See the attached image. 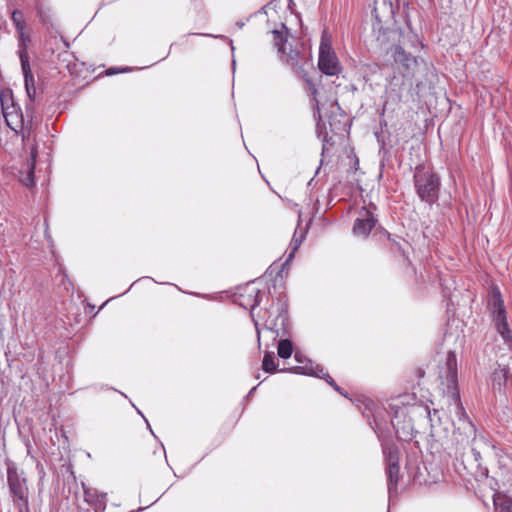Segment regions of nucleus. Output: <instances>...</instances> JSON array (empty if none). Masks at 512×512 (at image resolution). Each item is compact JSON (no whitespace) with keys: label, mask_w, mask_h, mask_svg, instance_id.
<instances>
[{"label":"nucleus","mask_w":512,"mask_h":512,"mask_svg":"<svg viewBox=\"0 0 512 512\" xmlns=\"http://www.w3.org/2000/svg\"><path fill=\"white\" fill-rule=\"evenodd\" d=\"M115 72H116V70L111 69V70L109 71V74H113V73H115Z\"/></svg>","instance_id":"37"},{"label":"nucleus","mask_w":512,"mask_h":512,"mask_svg":"<svg viewBox=\"0 0 512 512\" xmlns=\"http://www.w3.org/2000/svg\"><path fill=\"white\" fill-rule=\"evenodd\" d=\"M473 451H474V454H475L476 459H477V458L480 456V453H479V452H476L474 449H473Z\"/></svg>","instance_id":"30"},{"label":"nucleus","mask_w":512,"mask_h":512,"mask_svg":"<svg viewBox=\"0 0 512 512\" xmlns=\"http://www.w3.org/2000/svg\"><path fill=\"white\" fill-rule=\"evenodd\" d=\"M29 102L26 103L25 115L23 114L19 105L14 102L11 93L3 92L0 95L1 109L3 118L7 126L21 135L22 142L25 146H30L33 143V138L36 140L33 133V117H34V101L28 96Z\"/></svg>","instance_id":"1"},{"label":"nucleus","mask_w":512,"mask_h":512,"mask_svg":"<svg viewBox=\"0 0 512 512\" xmlns=\"http://www.w3.org/2000/svg\"><path fill=\"white\" fill-rule=\"evenodd\" d=\"M255 390H256V387H253V388L250 390L249 394L254 393V391H255Z\"/></svg>","instance_id":"33"},{"label":"nucleus","mask_w":512,"mask_h":512,"mask_svg":"<svg viewBox=\"0 0 512 512\" xmlns=\"http://www.w3.org/2000/svg\"><path fill=\"white\" fill-rule=\"evenodd\" d=\"M137 412H138V414H140V415L144 418V420L146 419V418L143 416V414H142V412H141L140 410H137Z\"/></svg>","instance_id":"35"},{"label":"nucleus","mask_w":512,"mask_h":512,"mask_svg":"<svg viewBox=\"0 0 512 512\" xmlns=\"http://www.w3.org/2000/svg\"><path fill=\"white\" fill-rule=\"evenodd\" d=\"M275 357L273 352H265L263 361H262V369L267 373H275L278 371L277 365L275 363Z\"/></svg>","instance_id":"20"},{"label":"nucleus","mask_w":512,"mask_h":512,"mask_svg":"<svg viewBox=\"0 0 512 512\" xmlns=\"http://www.w3.org/2000/svg\"><path fill=\"white\" fill-rule=\"evenodd\" d=\"M267 326H268L270 329H274V327L276 326V323L267 324Z\"/></svg>","instance_id":"28"},{"label":"nucleus","mask_w":512,"mask_h":512,"mask_svg":"<svg viewBox=\"0 0 512 512\" xmlns=\"http://www.w3.org/2000/svg\"><path fill=\"white\" fill-rule=\"evenodd\" d=\"M414 187L421 201L433 204L439 198L441 181L439 175L430 168L418 165L414 173Z\"/></svg>","instance_id":"2"},{"label":"nucleus","mask_w":512,"mask_h":512,"mask_svg":"<svg viewBox=\"0 0 512 512\" xmlns=\"http://www.w3.org/2000/svg\"><path fill=\"white\" fill-rule=\"evenodd\" d=\"M145 421H146V423H147L148 427H149V428H151V427H150V425H149V423H148V421H147V419H145ZM150 432H153V429H150Z\"/></svg>","instance_id":"36"},{"label":"nucleus","mask_w":512,"mask_h":512,"mask_svg":"<svg viewBox=\"0 0 512 512\" xmlns=\"http://www.w3.org/2000/svg\"><path fill=\"white\" fill-rule=\"evenodd\" d=\"M341 395H344L345 397H347V395L344 393V391L340 388V392H339Z\"/></svg>","instance_id":"32"},{"label":"nucleus","mask_w":512,"mask_h":512,"mask_svg":"<svg viewBox=\"0 0 512 512\" xmlns=\"http://www.w3.org/2000/svg\"><path fill=\"white\" fill-rule=\"evenodd\" d=\"M323 368L318 364H314L311 360H306L303 365L294 366L288 369L289 372L302 374L307 376L319 377L323 373Z\"/></svg>","instance_id":"16"},{"label":"nucleus","mask_w":512,"mask_h":512,"mask_svg":"<svg viewBox=\"0 0 512 512\" xmlns=\"http://www.w3.org/2000/svg\"><path fill=\"white\" fill-rule=\"evenodd\" d=\"M375 209L376 207L374 205H370L369 207H363L360 210L353 225L354 235L367 237L370 234L377 222V218L373 213V210Z\"/></svg>","instance_id":"10"},{"label":"nucleus","mask_w":512,"mask_h":512,"mask_svg":"<svg viewBox=\"0 0 512 512\" xmlns=\"http://www.w3.org/2000/svg\"><path fill=\"white\" fill-rule=\"evenodd\" d=\"M288 34L289 31L285 24H281L280 30L275 29L272 31V41L279 54H285V45Z\"/></svg>","instance_id":"18"},{"label":"nucleus","mask_w":512,"mask_h":512,"mask_svg":"<svg viewBox=\"0 0 512 512\" xmlns=\"http://www.w3.org/2000/svg\"><path fill=\"white\" fill-rule=\"evenodd\" d=\"M284 314H285V309H282L281 313L279 314V317L282 318L283 322L286 320V316Z\"/></svg>","instance_id":"26"},{"label":"nucleus","mask_w":512,"mask_h":512,"mask_svg":"<svg viewBox=\"0 0 512 512\" xmlns=\"http://www.w3.org/2000/svg\"><path fill=\"white\" fill-rule=\"evenodd\" d=\"M37 468H38V469H40V472H42L43 467L41 466V464H40V463H37Z\"/></svg>","instance_id":"29"},{"label":"nucleus","mask_w":512,"mask_h":512,"mask_svg":"<svg viewBox=\"0 0 512 512\" xmlns=\"http://www.w3.org/2000/svg\"><path fill=\"white\" fill-rule=\"evenodd\" d=\"M341 395H344L345 397H347V395L344 393V391L340 388V392H339Z\"/></svg>","instance_id":"31"},{"label":"nucleus","mask_w":512,"mask_h":512,"mask_svg":"<svg viewBox=\"0 0 512 512\" xmlns=\"http://www.w3.org/2000/svg\"><path fill=\"white\" fill-rule=\"evenodd\" d=\"M318 68L327 76H336L342 71L339 59L331 44L323 39L319 47Z\"/></svg>","instance_id":"7"},{"label":"nucleus","mask_w":512,"mask_h":512,"mask_svg":"<svg viewBox=\"0 0 512 512\" xmlns=\"http://www.w3.org/2000/svg\"><path fill=\"white\" fill-rule=\"evenodd\" d=\"M18 33V41H19V58L21 62V69L24 76V85L27 96H29L32 100L34 96H36V87L34 76L31 71L29 57L27 53V43L30 41L29 36L26 34V30H22Z\"/></svg>","instance_id":"6"},{"label":"nucleus","mask_w":512,"mask_h":512,"mask_svg":"<svg viewBox=\"0 0 512 512\" xmlns=\"http://www.w3.org/2000/svg\"><path fill=\"white\" fill-rule=\"evenodd\" d=\"M323 142H328V140H327V135H325V136L323 137Z\"/></svg>","instance_id":"34"},{"label":"nucleus","mask_w":512,"mask_h":512,"mask_svg":"<svg viewBox=\"0 0 512 512\" xmlns=\"http://www.w3.org/2000/svg\"><path fill=\"white\" fill-rule=\"evenodd\" d=\"M383 454L386 460V475L388 478V492L391 495L396 492L399 481V451L394 445L384 446Z\"/></svg>","instance_id":"8"},{"label":"nucleus","mask_w":512,"mask_h":512,"mask_svg":"<svg viewBox=\"0 0 512 512\" xmlns=\"http://www.w3.org/2000/svg\"><path fill=\"white\" fill-rule=\"evenodd\" d=\"M277 353L279 357L288 359L293 353V345L289 339H282L278 342Z\"/></svg>","instance_id":"19"},{"label":"nucleus","mask_w":512,"mask_h":512,"mask_svg":"<svg viewBox=\"0 0 512 512\" xmlns=\"http://www.w3.org/2000/svg\"><path fill=\"white\" fill-rule=\"evenodd\" d=\"M446 380L448 386L455 388L457 381V358L455 352L450 351L446 358Z\"/></svg>","instance_id":"17"},{"label":"nucleus","mask_w":512,"mask_h":512,"mask_svg":"<svg viewBox=\"0 0 512 512\" xmlns=\"http://www.w3.org/2000/svg\"><path fill=\"white\" fill-rule=\"evenodd\" d=\"M132 407H134L135 410H139L137 406H135V404H132Z\"/></svg>","instance_id":"41"},{"label":"nucleus","mask_w":512,"mask_h":512,"mask_svg":"<svg viewBox=\"0 0 512 512\" xmlns=\"http://www.w3.org/2000/svg\"><path fill=\"white\" fill-rule=\"evenodd\" d=\"M38 149L36 140L33 138V143L30 145V159L25 164L24 169L19 171V181L26 187H32L35 184L34 170L36 165V158Z\"/></svg>","instance_id":"13"},{"label":"nucleus","mask_w":512,"mask_h":512,"mask_svg":"<svg viewBox=\"0 0 512 512\" xmlns=\"http://www.w3.org/2000/svg\"><path fill=\"white\" fill-rule=\"evenodd\" d=\"M294 358H295V360H296L297 362H299V363H303V362H304V361H303V357H302V355H301L299 352H296V353H295Z\"/></svg>","instance_id":"25"},{"label":"nucleus","mask_w":512,"mask_h":512,"mask_svg":"<svg viewBox=\"0 0 512 512\" xmlns=\"http://www.w3.org/2000/svg\"><path fill=\"white\" fill-rule=\"evenodd\" d=\"M11 20L16 28L17 32H21L22 30H26V23L23 16V13L20 10H14L11 14Z\"/></svg>","instance_id":"21"},{"label":"nucleus","mask_w":512,"mask_h":512,"mask_svg":"<svg viewBox=\"0 0 512 512\" xmlns=\"http://www.w3.org/2000/svg\"><path fill=\"white\" fill-rule=\"evenodd\" d=\"M106 494L98 493L96 489L84 488V499L87 503L93 505L97 511H104L106 508Z\"/></svg>","instance_id":"15"},{"label":"nucleus","mask_w":512,"mask_h":512,"mask_svg":"<svg viewBox=\"0 0 512 512\" xmlns=\"http://www.w3.org/2000/svg\"><path fill=\"white\" fill-rule=\"evenodd\" d=\"M428 416H429V418H431V412H430V410H428ZM430 420L432 421V419H430Z\"/></svg>","instance_id":"42"},{"label":"nucleus","mask_w":512,"mask_h":512,"mask_svg":"<svg viewBox=\"0 0 512 512\" xmlns=\"http://www.w3.org/2000/svg\"><path fill=\"white\" fill-rule=\"evenodd\" d=\"M7 482L10 496L18 512H30L29 490L24 472L13 462L7 464Z\"/></svg>","instance_id":"4"},{"label":"nucleus","mask_w":512,"mask_h":512,"mask_svg":"<svg viewBox=\"0 0 512 512\" xmlns=\"http://www.w3.org/2000/svg\"><path fill=\"white\" fill-rule=\"evenodd\" d=\"M488 309L492 314L494 327L502 337L503 343L508 347L512 359V331L507 322V312L501 292L497 286L492 287L488 300Z\"/></svg>","instance_id":"3"},{"label":"nucleus","mask_w":512,"mask_h":512,"mask_svg":"<svg viewBox=\"0 0 512 512\" xmlns=\"http://www.w3.org/2000/svg\"><path fill=\"white\" fill-rule=\"evenodd\" d=\"M396 64L401 66L404 77H414L420 59L408 54L401 45H394L390 49Z\"/></svg>","instance_id":"9"},{"label":"nucleus","mask_w":512,"mask_h":512,"mask_svg":"<svg viewBox=\"0 0 512 512\" xmlns=\"http://www.w3.org/2000/svg\"><path fill=\"white\" fill-rule=\"evenodd\" d=\"M237 303L245 309L253 311L261 302V290L248 284L237 297Z\"/></svg>","instance_id":"14"},{"label":"nucleus","mask_w":512,"mask_h":512,"mask_svg":"<svg viewBox=\"0 0 512 512\" xmlns=\"http://www.w3.org/2000/svg\"><path fill=\"white\" fill-rule=\"evenodd\" d=\"M298 244H299V242H298V241H296V244H295V246H294V250H296V249H297Z\"/></svg>","instance_id":"38"},{"label":"nucleus","mask_w":512,"mask_h":512,"mask_svg":"<svg viewBox=\"0 0 512 512\" xmlns=\"http://www.w3.org/2000/svg\"><path fill=\"white\" fill-rule=\"evenodd\" d=\"M451 400L454 402L455 405V413L458 416L459 422L461 423V426L457 428V430H463L467 438L472 437L475 439L476 437V428L472 421L469 420L464 407L462 406V403L460 401V396L457 391H453L451 394Z\"/></svg>","instance_id":"12"},{"label":"nucleus","mask_w":512,"mask_h":512,"mask_svg":"<svg viewBox=\"0 0 512 512\" xmlns=\"http://www.w3.org/2000/svg\"><path fill=\"white\" fill-rule=\"evenodd\" d=\"M318 378L324 379L335 391L340 392V386L334 381V379L326 372L323 371Z\"/></svg>","instance_id":"22"},{"label":"nucleus","mask_w":512,"mask_h":512,"mask_svg":"<svg viewBox=\"0 0 512 512\" xmlns=\"http://www.w3.org/2000/svg\"><path fill=\"white\" fill-rule=\"evenodd\" d=\"M132 407H134L135 410H139L137 406H135V404H132Z\"/></svg>","instance_id":"39"},{"label":"nucleus","mask_w":512,"mask_h":512,"mask_svg":"<svg viewBox=\"0 0 512 512\" xmlns=\"http://www.w3.org/2000/svg\"><path fill=\"white\" fill-rule=\"evenodd\" d=\"M132 407H134L135 410H139L137 406H135V404H132Z\"/></svg>","instance_id":"40"},{"label":"nucleus","mask_w":512,"mask_h":512,"mask_svg":"<svg viewBox=\"0 0 512 512\" xmlns=\"http://www.w3.org/2000/svg\"><path fill=\"white\" fill-rule=\"evenodd\" d=\"M255 325H256V330H257V335H258V341H259V340H260V331H259V329H258V323L256 322V323H255Z\"/></svg>","instance_id":"27"},{"label":"nucleus","mask_w":512,"mask_h":512,"mask_svg":"<svg viewBox=\"0 0 512 512\" xmlns=\"http://www.w3.org/2000/svg\"><path fill=\"white\" fill-rule=\"evenodd\" d=\"M389 37L395 40L398 39V42H400V37L403 35V32L399 28L391 29L388 31Z\"/></svg>","instance_id":"24"},{"label":"nucleus","mask_w":512,"mask_h":512,"mask_svg":"<svg viewBox=\"0 0 512 512\" xmlns=\"http://www.w3.org/2000/svg\"><path fill=\"white\" fill-rule=\"evenodd\" d=\"M491 387L494 393L504 395L508 388V383L512 382V374L508 365L498 364L490 377Z\"/></svg>","instance_id":"11"},{"label":"nucleus","mask_w":512,"mask_h":512,"mask_svg":"<svg viewBox=\"0 0 512 512\" xmlns=\"http://www.w3.org/2000/svg\"><path fill=\"white\" fill-rule=\"evenodd\" d=\"M281 60L289 66L292 71L303 78L308 86L309 95L312 96L317 113L319 114V103L317 100V88L313 81L308 77L305 66H312V63L305 58L298 50L290 48L289 52L285 51V54H281Z\"/></svg>","instance_id":"5"},{"label":"nucleus","mask_w":512,"mask_h":512,"mask_svg":"<svg viewBox=\"0 0 512 512\" xmlns=\"http://www.w3.org/2000/svg\"><path fill=\"white\" fill-rule=\"evenodd\" d=\"M498 512H512V501H503L498 507Z\"/></svg>","instance_id":"23"}]
</instances>
